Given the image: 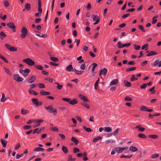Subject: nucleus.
I'll list each match as a JSON object with an SVG mask.
<instances>
[{
    "instance_id": "nucleus-1",
    "label": "nucleus",
    "mask_w": 161,
    "mask_h": 161,
    "mask_svg": "<svg viewBox=\"0 0 161 161\" xmlns=\"http://www.w3.org/2000/svg\"><path fill=\"white\" fill-rule=\"evenodd\" d=\"M44 108L48 112L50 113H53V114L55 115L56 114L57 112V109L55 108H53L51 106H45Z\"/></svg>"
},
{
    "instance_id": "nucleus-2",
    "label": "nucleus",
    "mask_w": 161,
    "mask_h": 161,
    "mask_svg": "<svg viewBox=\"0 0 161 161\" xmlns=\"http://www.w3.org/2000/svg\"><path fill=\"white\" fill-rule=\"evenodd\" d=\"M23 61L30 66H33L35 64L34 62L30 58L24 59L23 60Z\"/></svg>"
},
{
    "instance_id": "nucleus-3",
    "label": "nucleus",
    "mask_w": 161,
    "mask_h": 161,
    "mask_svg": "<svg viewBox=\"0 0 161 161\" xmlns=\"http://www.w3.org/2000/svg\"><path fill=\"white\" fill-rule=\"evenodd\" d=\"M21 32L22 33L21 34V38L24 39L28 33L27 30L24 26H23L22 28Z\"/></svg>"
},
{
    "instance_id": "nucleus-4",
    "label": "nucleus",
    "mask_w": 161,
    "mask_h": 161,
    "mask_svg": "<svg viewBox=\"0 0 161 161\" xmlns=\"http://www.w3.org/2000/svg\"><path fill=\"white\" fill-rule=\"evenodd\" d=\"M31 70L25 68V70H21V74L25 77H26L28 75V73L30 72Z\"/></svg>"
},
{
    "instance_id": "nucleus-5",
    "label": "nucleus",
    "mask_w": 161,
    "mask_h": 161,
    "mask_svg": "<svg viewBox=\"0 0 161 161\" xmlns=\"http://www.w3.org/2000/svg\"><path fill=\"white\" fill-rule=\"evenodd\" d=\"M5 46L7 48V49L11 52L16 51L17 50V48H16L11 46L8 44H5Z\"/></svg>"
},
{
    "instance_id": "nucleus-6",
    "label": "nucleus",
    "mask_w": 161,
    "mask_h": 161,
    "mask_svg": "<svg viewBox=\"0 0 161 161\" xmlns=\"http://www.w3.org/2000/svg\"><path fill=\"white\" fill-rule=\"evenodd\" d=\"M130 43H126L125 44H122L120 42H118L117 43L118 47L119 48H122L125 47H128L130 45Z\"/></svg>"
},
{
    "instance_id": "nucleus-7",
    "label": "nucleus",
    "mask_w": 161,
    "mask_h": 161,
    "mask_svg": "<svg viewBox=\"0 0 161 161\" xmlns=\"http://www.w3.org/2000/svg\"><path fill=\"white\" fill-rule=\"evenodd\" d=\"M43 121V120L42 119H34L32 120L33 122L37 124V125H35L34 127L39 126L40 125V123Z\"/></svg>"
},
{
    "instance_id": "nucleus-8",
    "label": "nucleus",
    "mask_w": 161,
    "mask_h": 161,
    "mask_svg": "<svg viewBox=\"0 0 161 161\" xmlns=\"http://www.w3.org/2000/svg\"><path fill=\"white\" fill-rule=\"evenodd\" d=\"M33 103L37 106H40L42 104V102L41 101H39L36 98H33L32 99Z\"/></svg>"
},
{
    "instance_id": "nucleus-9",
    "label": "nucleus",
    "mask_w": 161,
    "mask_h": 161,
    "mask_svg": "<svg viewBox=\"0 0 161 161\" xmlns=\"http://www.w3.org/2000/svg\"><path fill=\"white\" fill-rule=\"evenodd\" d=\"M7 25L10 29H12L13 31L15 32V27L14 25V23L13 22H10L7 24Z\"/></svg>"
},
{
    "instance_id": "nucleus-10",
    "label": "nucleus",
    "mask_w": 161,
    "mask_h": 161,
    "mask_svg": "<svg viewBox=\"0 0 161 161\" xmlns=\"http://www.w3.org/2000/svg\"><path fill=\"white\" fill-rule=\"evenodd\" d=\"M42 3L41 0H38V11L40 14L42 13V9L41 8Z\"/></svg>"
},
{
    "instance_id": "nucleus-11",
    "label": "nucleus",
    "mask_w": 161,
    "mask_h": 161,
    "mask_svg": "<svg viewBox=\"0 0 161 161\" xmlns=\"http://www.w3.org/2000/svg\"><path fill=\"white\" fill-rule=\"evenodd\" d=\"M14 79L17 82L20 81V77L18 74H15L13 75Z\"/></svg>"
},
{
    "instance_id": "nucleus-12",
    "label": "nucleus",
    "mask_w": 161,
    "mask_h": 161,
    "mask_svg": "<svg viewBox=\"0 0 161 161\" xmlns=\"http://www.w3.org/2000/svg\"><path fill=\"white\" fill-rule=\"evenodd\" d=\"M36 78L34 75H32L29 80H28V82L30 84L32 83L35 81Z\"/></svg>"
},
{
    "instance_id": "nucleus-13",
    "label": "nucleus",
    "mask_w": 161,
    "mask_h": 161,
    "mask_svg": "<svg viewBox=\"0 0 161 161\" xmlns=\"http://www.w3.org/2000/svg\"><path fill=\"white\" fill-rule=\"evenodd\" d=\"M107 69L106 68H104L103 70H100V72L99 74V75H105L107 73Z\"/></svg>"
},
{
    "instance_id": "nucleus-14",
    "label": "nucleus",
    "mask_w": 161,
    "mask_h": 161,
    "mask_svg": "<svg viewBox=\"0 0 161 161\" xmlns=\"http://www.w3.org/2000/svg\"><path fill=\"white\" fill-rule=\"evenodd\" d=\"M78 67L76 65L75 66L74 70L75 72V73L78 75H80L82 74V73L83 72V71H79L78 70L76 69H77Z\"/></svg>"
},
{
    "instance_id": "nucleus-15",
    "label": "nucleus",
    "mask_w": 161,
    "mask_h": 161,
    "mask_svg": "<svg viewBox=\"0 0 161 161\" xmlns=\"http://www.w3.org/2000/svg\"><path fill=\"white\" fill-rule=\"evenodd\" d=\"M66 70L68 72H71L73 71V68L72 66L70 64L66 68Z\"/></svg>"
},
{
    "instance_id": "nucleus-16",
    "label": "nucleus",
    "mask_w": 161,
    "mask_h": 161,
    "mask_svg": "<svg viewBox=\"0 0 161 161\" xmlns=\"http://www.w3.org/2000/svg\"><path fill=\"white\" fill-rule=\"evenodd\" d=\"M158 64V67H160L161 66V60L159 62V60H157L155 61L153 63L154 66L157 65Z\"/></svg>"
},
{
    "instance_id": "nucleus-17",
    "label": "nucleus",
    "mask_w": 161,
    "mask_h": 161,
    "mask_svg": "<svg viewBox=\"0 0 161 161\" xmlns=\"http://www.w3.org/2000/svg\"><path fill=\"white\" fill-rule=\"evenodd\" d=\"M136 128L138 129V130L140 132H143L145 130V128L144 127H141L140 125H138L136 127Z\"/></svg>"
},
{
    "instance_id": "nucleus-18",
    "label": "nucleus",
    "mask_w": 161,
    "mask_h": 161,
    "mask_svg": "<svg viewBox=\"0 0 161 161\" xmlns=\"http://www.w3.org/2000/svg\"><path fill=\"white\" fill-rule=\"evenodd\" d=\"M92 65L93 66L91 70L92 72H93L94 71L95 69L97 67V64L96 63H92L91 65H90L89 67H90Z\"/></svg>"
},
{
    "instance_id": "nucleus-19",
    "label": "nucleus",
    "mask_w": 161,
    "mask_h": 161,
    "mask_svg": "<svg viewBox=\"0 0 161 161\" xmlns=\"http://www.w3.org/2000/svg\"><path fill=\"white\" fill-rule=\"evenodd\" d=\"M130 150L132 152H135L138 150V149L136 147L133 146H131L129 148Z\"/></svg>"
},
{
    "instance_id": "nucleus-20",
    "label": "nucleus",
    "mask_w": 161,
    "mask_h": 161,
    "mask_svg": "<svg viewBox=\"0 0 161 161\" xmlns=\"http://www.w3.org/2000/svg\"><path fill=\"white\" fill-rule=\"evenodd\" d=\"M71 140L72 142H74L75 145H77L79 143L78 141L74 137H72L71 139Z\"/></svg>"
},
{
    "instance_id": "nucleus-21",
    "label": "nucleus",
    "mask_w": 161,
    "mask_h": 161,
    "mask_svg": "<svg viewBox=\"0 0 161 161\" xmlns=\"http://www.w3.org/2000/svg\"><path fill=\"white\" fill-rule=\"evenodd\" d=\"M29 113V111L24 108H23L21 110V113L23 115H25Z\"/></svg>"
},
{
    "instance_id": "nucleus-22",
    "label": "nucleus",
    "mask_w": 161,
    "mask_h": 161,
    "mask_svg": "<svg viewBox=\"0 0 161 161\" xmlns=\"http://www.w3.org/2000/svg\"><path fill=\"white\" fill-rule=\"evenodd\" d=\"M157 53L154 51H151L148 54H147V56H150L153 55H156L157 54Z\"/></svg>"
},
{
    "instance_id": "nucleus-23",
    "label": "nucleus",
    "mask_w": 161,
    "mask_h": 161,
    "mask_svg": "<svg viewBox=\"0 0 161 161\" xmlns=\"http://www.w3.org/2000/svg\"><path fill=\"white\" fill-rule=\"evenodd\" d=\"M40 94L41 95H46L50 94V93L49 92H47L42 91L40 92Z\"/></svg>"
},
{
    "instance_id": "nucleus-24",
    "label": "nucleus",
    "mask_w": 161,
    "mask_h": 161,
    "mask_svg": "<svg viewBox=\"0 0 161 161\" xmlns=\"http://www.w3.org/2000/svg\"><path fill=\"white\" fill-rule=\"evenodd\" d=\"M6 36V35L2 31L0 33V38L2 40H3Z\"/></svg>"
},
{
    "instance_id": "nucleus-25",
    "label": "nucleus",
    "mask_w": 161,
    "mask_h": 161,
    "mask_svg": "<svg viewBox=\"0 0 161 161\" xmlns=\"http://www.w3.org/2000/svg\"><path fill=\"white\" fill-rule=\"evenodd\" d=\"M6 100V98L5 97V95L4 93L2 94V97L1 99V102H4Z\"/></svg>"
},
{
    "instance_id": "nucleus-26",
    "label": "nucleus",
    "mask_w": 161,
    "mask_h": 161,
    "mask_svg": "<svg viewBox=\"0 0 161 161\" xmlns=\"http://www.w3.org/2000/svg\"><path fill=\"white\" fill-rule=\"evenodd\" d=\"M25 9H26L27 11H29L31 7V6L30 4L27 3L25 4Z\"/></svg>"
},
{
    "instance_id": "nucleus-27",
    "label": "nucleus",
    "mask_w": 161,
    "mask_h": 161,
    "mask_svg": "<svg viewBox=\"0 0 161 161\" xmlns=\"http://www.w3.org/2000/svg\"><path fill=\"white\" fill-rule=\"evenodd\" d=\"M118 82V80L117 79H114L111 81L109 84V85L112 86L116 84Z\"/></svg>"
},
{
    "instance_id": "nucleus-28",
    "label": "nucleus",
    "mask_w": 161,
    "mask_h": 161,
    "mask_svg": "<svg viewBox=\"0 0 161 161\" xmlns=\"http://www.w3.org/2000/svg\"><path fill=\"white\" fill-rule=\"evenodd\" d=\"M77 103V100L76 99H73L72 100H70L69 103L72 105H75Z\"/></svg>"
},
{
    "instance_id": "nucleus-29",
    "label": "nucleus",
    "mask_w": 161,
    "mask_h": 161,
    "mask_svg": "<svg viewBox=\"0 0 161 161\" xmlns=\"http://www.w3.org/2000/svg\"><path fill=\"white\" fill-rule=\"evenodd\" d=\"M62 149L64 153H67L68 152L67 148L64 146H63Z\"/></svg>"
},
{
    "instance_id": "nucleus-30",
    "label": "nucleus",
    "mask_w": 161,
    "mask_h": 161,
    "mask_svg": "<svg viewBox=\"0 0 161 161\" xmlns=\"http://www.w3.org/2000/svg\"><path fill=\"white\" fill-rule=\"evenodd\" d=\"M125 85L127 87H130L131 86L130 83L126 80H124V81Z\"/></svg>"
},
{
    "instance_id": "nucleus-31",
    "label": "nucleus",
    "mask_w": 161,
    "mask_h": 161,
    "mask_svg": "<svg viewBox=\"0 0 161 161\" xmlns=\"http://www.w3.org/2000/svg\"><path fill=\"white\" fill-rule=\"evenodd\" d=\"M1 143L3 147H5L7 145V142L5 141L3 139H1Z\"/></svg>"
},
{
    "instance_id": "nucleus-32",
    "label": "nucleus",
    "mask_w": 161,
    "mask_h": 161,
    "mask_svg": "<svg viewBox=\"0 0 161 161\" xmlns=\"http://www.w3.org/2000/svg\"><path fill=\"white\" fill-rule=\"evenodd\" d=\"M4 70L6 72V73L8 75H10V76L12 75V74L11 73V72H10V70H9L8 69L5 67H4Z\"/></svg>"
},
{
    "instance_id": "nucleus-33",
    "label": "nucleus",
    "mask_w": 161,
    "mask_h": 161,
    "mask_svg": "<svg viewBox=\"0 0 161 161\" xmlns=\"http://www.w3.org/2000/svg\"><path fill=\"white\" fill-rule=\"evenodd\" d=\"M44 149L41 147H36L34 149L35 151H37V152H39V151H44Z\"/></svg>"
},
{
    "instance_id": "nucleus-34",
    "label": "nucleus",
    "mask_w": 161,
    "mask_h": 161,
    "mask_svg": "<svg viewBox=\"0 0 161 161\" xmlns=\"http://www.w3.org/2000/svg\"><path fill=\"white\" fill-rule=\"evenodd\" d=\"M29 93L31 94L35 95H37L38 94V93L34 91L33 90L29 89Z\"/></svg>"
},
{
    "instance_id": "nucleus-35",
    "label": "nucleus",
    "mask_w": 161,
    "mask_h": 161,
    "mask_svg": "<svg viewBox=\"0 0 161 161\" xmlns=\"http://www.w3.org/2000/svg\"><path fill=\"white\" fill-rule=\"evenodd\" d=\"M83 128L84 129L86 130V131L90 132L93 131V130H91L89 128H87L86 126H83Z\"/></svg>"
},
{
    "instance_id": "nucleus-36",
    "label": "nucleus",
    "mask_w": 161,
    "mask_h": 161,
    "mask_svg": "<svg viewBox=\"0 0 161 161\" xmlns=\"http://www.w3.org/2000/svg\"><path fill=\"white\" fill-rule=\"evenodd\" d=\"M115 142V140H109L107 141H106L105 142V143L106 144H108L109 143H114Z\"/></svg>"
},
{
    "instance_id": "nucleus-37",
    "label": "nucleus",
    "mask_w": 161,
    "mask_h": 161,
    "mask_svg": "<svg viewBox=\"0 0 161 161\" xmlns=\"http://www.w3.org/2000/svg\"><path fill=\"white\" fill-rule=\"evenodd\" d=\"M100 80L99 78H98V80L96 81L94 84V88L95 90H97V86L98 85V83L99 82V81Z\"/></svg>"
},
{
    "instance_id": "nucleus-38",
    "label": "nucleus",
    "mask_w": 161,
    "mask_h": 161,
    "mask_svg": "<svg viewBox=\"0 0 161 161\" xmlns=\"http://www.w3.org/2000/svg\"><path fill=\"white\" fill-rule=\"evenodd\" d=\"M136 69V68L135 67L130 68L127 69H126V72H128L134 70H135Z\"/></svg>"
},
{
    "instance_id": "nucleus-39",
    "label": "nucleus",
    "mask_w": 161,
    "mask_h": 161,
    "mask_svg": "<svg viewBox=\"0 0 161 161\" xmlns=\"http://www.w3.org/2000/svg\"><path fill=\"white\" fill-rule=\"evenodd\" d=\"M102 138L101 136H98L95 138L93 140V142H96Z\"/></svg>"
},
{
    "instance_id": "nucleus-40",
    "label": "nucleus",
    "mask_w": 161,
    "mask_h": 161,
    "mask_svg": "<svg viewBox=\"0 0 161 161\" xmlns=\"http://www.w3.org/2000/svg\"><path fill=\"white\" fill-rule=\"evenodd\" d=\"M104 130L107 132H110L112 131V128L109 127H105L104 128Z\"/></svg>"
},
{
    "instance_id": "nucleus-41",
    "label": "nucleus",
    "mask_w": 161,
    "mask_h": 161,
    "mask_svg": "<svg viewBox=\"0 0 161 161\" xmlns=\"http://www.w3.org/2000/svg\"><path fill=\"white\" fill-rule=\"evenodd\" d=\"M138 28L142 32H145L146 31V30L144 29V28L142 25H138Z\"/></svg>"
},
{
    "instance_id": "nucleus-42",
    "label": "nucleus",
    "mask_w": 161,
    "mask_h": 161,
    "mask_svg": "<svg viewBox=\"0 0 161 161\" xmlns=\"http://www.w3.org/2000/svg\"><path fill=\"white\" fill-rule=\"evenodd\" d=\"M116 148L117 150V152L118 153H120L123 152L122 147H116Z\"/></svg>"
},
{
    "instance_id": "nucleus-43",
    "label": "nucleus",
    "mask_w": 161,
    "mask_h": 161,
    "mask_svg": "<svg viewBox=\"0 0 161 161\" xmlns=\"http://www.w3.org/2000/svg\"><path fill=\"white\" fill-rule=\"evenodd\" d=\"M55 84L57 85V86L56 87L58 89L60 90L62 89L63 87V86L62 85H60L58 83H55Z\"/></svg>"
},
{
    "instance_id": "nucleus-44",
    "label": "nucleus",
    "mask_w": 161,
    "mask_h": 161,
    "mask_svg": "<svg viewBox=\"0 0 161 161\" xmlns=\"http://www.w3.org/2000/svg\"><path fill=\"white\" fill-rule=\"evenodd\" d=\"M50 59L52 61L55 62H57L58 61V59L56 57H51Z\"/></svg>"
},
{
    "instance_id": "nucleus-45",
    "label": "nucleus",
    "mask_w": 161,
    "mask_h": 161,
    "mask_svg": "<svg viewBox=\"0 0 161 161\" xmlns=\"http://www.w3.org/2000/svg\"><path fill=\"white\" fill-rule=\"evenodd\" d=\"M83 159L84 161H86L88 160V158L86 157V152H85L83 154Z\"/></svg>"
},
{
    "instance_id": "nucleus-46",
    "label": "nucleus",
    "mask_w": 161,
    "mask_h": 161,
    "mask_svg": "<svg viewBox=\"0 0 161 161\" xmlns=\"http://www.w3.org/2000/svg\"><path fill=\"white\" fill-rule=\"evenodd\" d=\"M138 136L139 137L142 138H145L146 137V136L145 135L142 133L138 134Z\"/></svg>"
},
{
    "instance_id": "nucleus-47",
    "label": "nucleus",
    "mask_w": 161,
    "mask_h": 161,
    "mask_svg": "<svg viewBox=\"0 0 161 161\" xmlns=\"http://www.w3.org/2000/svg\"><path fill=\"white\" fill-rule=\"evenodd\" d=\"M140 109L142 111H147V107L144 106H142L141 107Z\"/></svg>"
},
{
    "instance_id": "nucleus-48",
    "label": "nucleus",
    "mask_w": 161,
    "mask_h": 161,
    "mask_svg": "<svg viewBox=\"0 0 161 161\" xmlns=\"http://www.w3.org/2000/svg\"><path fill=\"white\" fill-rule=\"evenodd\" d=\"M35 68H36V69H40L41 70H43V67H42V66H41V65H36L35 66Z\"/></svg>"
},
{
    "instance_id": "nucleus-49",
    "label": "nucleus",
    "mask_w": 161,
    "mask_h": 161,
    "mask_svg": "<svg viewBox=\"0 0 161 161\" xmlns=\"http://www.w3.org/2000/svg\"><path fill=\"white\" fill-rule=\"evenodd\" d=\"M0 58L2 59L4 61H5L6 63H8V62L6 58H4L3 56H2L0 54Z\"/></svg>"
},
{
    "instance_id": "nucleus-50",
    "label": "nucleus",
    "mask_w": 161,
    "mask_h": 161,
    "mask_svg": "<svg viewBox=\"0 0 161 161\" xmlns=\"http://www.w3.org/2000/svg\"><path fill=\"white\" fill-rule=\"evenodd\" d=\"M137 79H138L137 78L135 77V76L134 75H133L130 78V80L131 81H133L135 80H137Z\"/></svg>"
},
{
    "instance_id": "nucleus-51",
    "label": "nucleus",
    "mask_w": 161,
    "mask_h": 161,
    "mask_svg": "<svg viewBox=\"0 0 161 161\" xmlns=\"http://www.w3.org/2000/svg\"><path fill=\"white\" fill-rule=\"evenodd\" d=\"M51 130H52L55 131H56V132H58L59 131V130H58V128L56 127H52L51 128Z\"/></svg>"
},
{
    "instance_id": "nucleus-52",
    "label": "nucleus",
    "mask_w": 161,
    "mask_h": 161,
    "mask_svg": "<svg viewBox=\"0 0 161 161\" xmlns=\"http://www.w3.org/2000/svg\"><path fill=\"white\" fill-rule=\"evenodd\" d=\"M132 156V155H130L129 156L124 155H122L120 157L122 158H130Z\"/></svg>"
},
{
    "instance_id": "nucleus-53",
    "label": "nucleus",
    "mask_w": 161,
    "mask_h": 161,
    "mask_svg": "<svg viewBox=\"0 0 161 161\" xmlns=\"http://www.w3.org/2000/svg\"><path fill=\"white\" fill-rule=\"evenodd\" d=\"M86 68V64L85 63L82 64L80 66V69L82 70L85 69Z\"/></svg>"
},
{
    "instance_id": "nucleus-54",
    "label": "nucleus",
    "mask_w": 161,
    "mask_h": 161,
    "mask_svg": "<svg viewBox=\"0 0 161 161\" xmlns=\"http://www.w3.org/2000/svg\"><path fill=\"white\" fill-rule=\"evenodd\" d=\"M148 136L150 138H152L154 139H156L158 137L157 136L155 135H149Z\"/></svg>"
},
{
    "instance_id": "nucleus-55",
    "label": "nucleus",
    "mask_w": 161,
    "mask_h": 161,
    "mask_svg": "<svg viewBox=\"0 0 161 161\" xmlns=\"http://www.w3.org/2000/svg\"><path fill=\"white\" fill-rule=\"evenodd\" d=\"M73 151L74 153H76L80 152V150L78 148L76 147H74L73 148Z\"/></svg>"
},
{
    "instance_id": "nucleus-56",
    "label": "nucleus",
    "mask_w": 161,
    "mask_h": 161,
    "mask_svg": "<svg viewBox=\"0 0 161 161\" xmlns=\"http://www.w3.org/2000/svg\"><path fill=\"white\" fill-rule=\"evenodd\" d=\"M81 104L84 106H85V107H86L87 108H90V106L89 105H88L87 104L85 103H81Z\"/></svg>"
},
{
    "instance_id": "nucleus-57",
    "label": "nucleus",
    "mask_w": 161,
    "mask_h": 161,
    "mask_svg": "<svg viewBox=\"0 0 161 161\" xmlns=\"http://www.w3.org/2000/svg\"><path fill=\"white\" fill-rule=\"evenodd\" d=\"M39 85V87L41 88H42L45 87V86L44 84H42V83H39L38 84ZM38 84H37V85Z\"/></svg>"
},
{
    "instance_id": "nucleus-58",
    "label": "nucleus",
    "mask_w": 161,
    "mask_h": 161,
    "mask_svg": "<svg viewBox=\"0 0 161 161\" xmlns=\"http://www.w3.org/2000/svg\"><path fill=\"white\" fill-rule=\"evenodd\" d=\"M125 100L126 101H130L132 100V99L129 97H126L125 98Z\"/></svg>"
},
{
    "instance_id": "nucleus-59",
    "label": "nucleus",
    "mask_w": 161,
    "mask_h": 161,
    "mask_svg": "<svg viewBox=\"0 0 161 161\" xmlns=\"http://www.w3.org/2000/svg\"><path fill=\"white\" fill-rule=\"evenodd\" d=\"M62 100H63L64 101L67 102L69 103L70 99L69 98H62Z\"/></svg>"
},
{
    "instance_id": "nucleus-60",
    "label": "nucleus",
    "mask_w": 161,
    "mask_h": 161,
    "mask_svg": "<svg viewBox=\"0 0 161 161\" xmlns=\"http://www.w3.org/2000/svg\"><path fill=\"white\" fill-rule=\"evenodd\" d=\"M81 99L84 101L85 102H88V100L86 97L84 96H82V97H81Z\"/></svg>"
},
{
    "instance_id": "nucleus-61",
    "label": "nucleus",
    "mask_w": 161,
    "mask_h": 161,
    "mask_svg": "<svg viewBox=\"0 0 161 161\" xmlns=\"http://www.w3.org/2000/svg\"><path fill=\"white\" fill-rule=\"evenodd\" d=\"M24 128L26 130H28L30 129L31 128V126L30 125H25L24 126Z\"/></svg>"
},
{
    "instance_id": "nucleus-62",
    "label": "nucleus",
    "mask_w": 161,
    "mask_h": 161,
    "mask_svg": "<svg viewBox=\"0 0 161 161\" xmlns=\"http://www.w3.org/2000/svg\"><path fill=\"white\" fill-rule=\"evenodd\" d=\"M134 48L136 50H139L140 48V46H138L137 45H134Z\"/></svg>"
},
{
    "instance_id": "nucleus-63",
    "label": "nucleus",
    "mask_w": 161,
    "mask_h": 161,
    "mask_svg": "<svg viewBox=\"0 0 161 161\" xmlns=\"http://www.w3.org/2000/svg\"><path fill=\"white\" fill-rule=\"evenodd\" d=\"M117 152V150L116 147H115L111 152V155H114L115 154L116 152Z\"/></svg>"
},
{
    "instance_id": "nucleus-64",
    "label": "nucleus",
    "mask_w": 161,
    "mask_h": 161,
    "mask_svg": "<svg viewBox=\"0 0 161 161\" xmlns=\"http://www.w3.org/2000/svg\"><path fill=\"white\" fill-rule=\"evenodd\" d=\"M119 128L117 129L114 132V135L115 136L116 135L118 134L119 132Z\"/></svg>"
}]
</instances>
